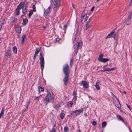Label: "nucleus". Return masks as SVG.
<instances>
[{
	"instance_id": "1",
	"label": "nucleus",
	"mask_w": 132,
	"mask_h": 132,
	"mask_svg": "<svg viewBox=\"0 0 132 132\" xmlns=\"http://www.w3.org/2000/svg\"><path fill=\"white\" fill-rule=\"evenodd\" d=\"M87 13L84 11H83L82 12L81 20L82 23L86 21L89 18L88 16H87Z\"/></svg>"
},
{
	"instance_id": "2",
	"label": "nucleus",
	"mask_w": 132,
	"mask_h": 132,
	"mask_svg": "<svg viewBox=\"0 0 132 132\" xmlns=\"http://www.w3.org/2000/svg\"><path fill=\"white\" fill-rule=\"evenodd\" d=\"M53 97L52 95L51 94H48L47 96L45 97L44 100V101L46 103V104H47L48 102L51 101L53 98Z\"/></svg>"
},
{
	"instance_id": "3",
	"label": "nucleus",
	"mask_w": 132,
	"mask_h": 132,
	"mask_svg": "<svg viewBox=\"0 0 132 132\" xmlns=\"http://www.w3.org/2000/svg\"><path fill=\"white\" fill-rule=\"evenodd\" d=\"M24 3H21L18 5L17 8L16 9L15 11L16 12V14L17 15H19L20 14V10L22 9V7H23L24 6Z\"/></svg>"
},
{
	"instance_id": "4",
	"label": "nucleus",
	"mask_w": 132,
	"mask_h": 132,
	"mask_svg": "<svg viewBox=\"0 0 132 132\" xmlns=\"http://www.w3.org/2000/svg\"><path fill=\"white\" fill-rule=\"evenodd\" d=\"M103 54L100 55L98 59V60L99 61L102 62H106L109 60V59L103 58Z\"/></svg>"
},
{
	"instance_id": "5",
	"label": "nucleus",
	"mask_w": 132,
	"mask_h": 132,
	"mask_svg": "<svg viewBox=\"0 0 132 132\" xmlns=\"http://www.w3.org/2000/svg\"><path fill=\"white\" fill-rule=\"evenodd\" d=\"M60 3V0H54L52 5V7L54 8L59 7Z\"/></svg>"
},
{
	"instance_id": "6",
	"label": "nucleus",
	"mask_w": 132,
	"mask_h": 132,
	"mask_svg": "<svg viewBox=\"0 0 132 132\" xmlns=\"http://www.w3.org/2000/svg\"><path fill=\"white\" fill-rule=\"evenodd\" d=\"M82 111V109L75 110L72 112V114L73 115L74 117H75L79 114Z\"/></svg>"
},
{
	"instance_id": "7",
	"label": "nucleus",
	"mask_w": 132,
	"mask_h": 132,
	"mask_svg": "<svg viewBox=\"0 0 132 132\" xmlns=\"http://www.w3.org/2000/svg\"><path fill=\"white\" fill-rule=\"evenodd\" d=\"M63 72L65 75H68L70 73V69L69 67H65L63 68Z\"/></svg>"
},
{
	"instance_id": "8",
	"label": "nucleus",
	"mask_w": 132,
	"mask_h": 132,
	"mask_svg": "<svg viewBox=\"0 0 132 132\" xmlns=\"http://www.w3.org/2000/svg\"><path fill=\"white\" fill-rule=\"evenodd\" d=\"M116 33L114 31H112L106 37V38H109L110 37L114 38L116 37Z\"/></svg>"
},
{
	"instance_id": "9",
	"label": "nucleus",
	"mask_w": 132,
	"mask_h": 132,
	"mask_svg": "<svg viewBox=\"0 0 132 132\" xmlns=\"http://www.w3.org/2000/svg\"><path fill=\"white\" fill-rule=\"evenodd\" d=\"M40 64L41 66H44V57H42V53L40 55Z\"/></svg>"
},
{
	"instance_id": "10",
	"label": "nucleus",
	"mask_w": 132,
	"mask_h": 132,
	"mask_svg": "<svg viewBox=\"0 0 132 132\" xmlns=\"http://www.w3.org/2000/svg\"><path fill=\"white\" fill-rule=\"evenodd\" d=\"M76 45H77V48L76 50L77 51L75 53L76 54L78 51V48L82 46V42L80 40L79 42H77V43Z\"/></svg>"
},
{
	"instance_id": "11",
	"label": "nucleus",
	"mask_w": 132,
	"mask_h": 132,
	"mask_svg": "<svg viewBox=\"0 0 132 132\" xmlns=\"http://www.w3.org/2000/svg\"><path fill=\"white\" fill-rule=\"evenodd\" d=\"M69 75H65L64 78L63 79V81L65 85L67 84L68 81Z\"/></svg>"
},
{
	"instance_id": "12",
	"label": "nucleus",
	"mask_w": 132,
	"mask_h": 132,
	"mask_svg": "<svg viewBox=\"0 0 132 132\" xmlns=\"http://www.w3.org/2000/svg\"><path fill=\"white\" fill-rule=\"evenodd\" d=\"M81 84L83 85V87L85 88H87L88 87V85L87 82L85 81H82Z\"/></svg>"
},
{
	"instance_id": "13",
	"label": "nucleus",
	"mask_w": 132,
	"mask_h": 132,
	"mask_svg": "<svg viewBox=\"0 0 132 132\" xmlns=\"http://www.w3.org/2000/svg\"><path fill=\"white\" fill-rule=\"evenodd\" d=\"M26 6L24 8H23L22 9V13L21 15L22 16H24L26 13L27 12V9L26 8Z\"/></svg>"
},
{
	"instance_id": "14",
	"label": "nucleus",
	"mask_w": 132,
	"mask_h": 132,
	"mask_svg": "<svg viewBox=\"0 0 132 132\" xmlns=\"http://www.w3.org/2000/svg\"><path fill=\"white\" fill-rule=\"evenodd\" d=\"M99 84L100 83L99 81L97 80L96 82V84H95V87L97 90H99L100 89V87L99 86Z\"/></svg>"
},
{
	"instance_id": "15",
	"label": "nucleus",
	"mask_w": 132,
	"mask_h": 132,
	"mask_svg": "<svg viewBox=\"0 0 132 132\" xmlns=\"http://www.w3.org/2000/svg\"><path fill=\"white\" fill-rule=\"evenodd\" d=\"M116 68H107L103 70H102V71H109L112 70H115Z\"/></svg>"
},
{
	"instance_id": "16",
	"label": "nucleus",
	"mask_w": 132,
	"mask_h": 132,
	"mask_svg": "<svg viewBox=\"0 0 132 132\" xmlns=\"http://www.w3.org/2000/svg\"><path fill=\"white\" fill-rule=\"evenodd\" d=\"M117 102L116 103H115V105L118 108H120L121 107V105L119 102L118 99H117Z\"/></svg>"
},
{
	"instance_id": "17",
	"label": "nucleus",
	"mask_w": 132,
	"mask_h": 132,
	"mask_svg": "<svg viewBox=\"0 0 132 132\" xmlns=\"http://www.w3.org/2000/svg\"><path fill=\"white\" fill-rule=\"evenodd\" d=\"M51 8V7L50 6L49 7L48 9L47 10H46L44 12V14L46 16L47 15L50 9Z\"/></svg>"
},
{
	"instance_id": "18",
	"label": "nucleus",
	"mask_w": 132,
	"mask_h": 132,
	"mask_svg": "<svg viewBox=\"0 0 132 132\" xmlns=\"http://www.w3.org/2000/svg\"><path fill=\"white\" fill-rule=\"evenodd\" d=\"M40 51V50L39 49V50H38V48H37L36 50V51H35V54H34V59H35V58H36L37 54Z\"/></svg>"
},
{
	"instance_id": "19",
	"label": "nucleus",
	"mask_w": 132,
	"mask_h": 132,
	"mask_svg": "<svg viewBox=\"0 0 132 132\" xmlns=\"http://www.w3.org/2000/svg\"><path fill=\"white\" fill-rule=\"evenodd\" d=\"M15 30L18 33H20L21 32V29L20 27H17L16 28Z\"/></svg>"
},
{
	"instance_id": "20",
	"label": "nucleus",
	"mask_w": 132,
	"mask_h": 132,
	"mask_svg": "<svg viewBox=\"0 0 132 132\" xmlns=\"http://www.w3.org/2000/svg\"><path fill=\"white\" fill-rule=\"evenodd\" d=\"M90 21V18H89L88 21L86 25V30H87L88 28L89 27L90 24H89V22Z\"/></svg>"
},
{
	"instance_id": "21",
	"label": "nucleus",
	"mask_w": 132,
	"mask_h": 132,
	"mask_svg": "<svg viewBox=\"0 0 132 132\" xmlns=\"http://www.w3.org/2000/svg\"><path fill=\"white\" fill-rule=\"evenodd\" d=\"M5 56L8 57L11 55V52L10 51L7 52L5 54Z\"/></svg>"
},
{
	"instance_id": "22",
	"label": "nucleus",
	"mask_w": 132,
	"mask_h": 132,
	"mask_svg": "<svg viewBox=\"0 0 132 132\" xmlns=\"http://www.w3.org/2000/svg\"><path fill=\"white\" fill-rule=\"evenodd\" d=\"M26 38V35H24L22 36L21 43L23 44L24 42V39Z\"/></svg>"
},
{
	"instance_id": "23",
	"label": "nucleus",
	"mask_w": 132,
	"mask_h": 132,
	"mask_svg": "<svg viewBox=\"0 0 132 132\" xmlns=\"http://www.w3.org/2000/svg\"><path fill=\"white\" fill-rule=\"evenodd\" d=\"M28 19H25L23 20V24L24 25H25L28 22Z\"/></svg>"
},
{
	"instance_id": "24",
	"label": "nucleus",
	"mask_w": 132,
	"mask_h": 132,
	"mask_svg": "<svg viewBox=\"0 0 132 132\" xmlns=\"http://www.w3.org/2000/svg\"><path fill=\"white\" fill-rule=\"evenodd\" d=\"M13 52L16 54L17 52V48L15 46L13 47Z\"/></svg>"
},
{
	"instance_id": "25",
	"label": "nucleus",
	"mask_w": 132,
	"mask_h": 132,
	"mask_svg": "<svg viewBox=\"0 0 132 132\" xmlns=\"http://www.w3.org/2000/svg\"><path fill=\"white\" fill-rule=\"evenodd\" d=\"M117 118L119 120H121L123 122H124V120L119 115H117Z\"/></svg>"
},
{
	"instance_id": "26",
	"label": "nucleus",
	"mask_w": 132,
	"mask_h": 132,
	"mask_svg": "<svg viewBox=\"0 0 132 132\" xmlns=\"http://www.w3.org/2000/svg\"><path fill=\"white\" fill-rule=\"evenodd\" d=\"M38 89L39 92H43L44 91V89L40 86L38 87Z\"/></svg>"
},
{
	"instance_id": "27",
	"label": "nucleus",
	"mask_w": 132,
	"mask_h": 132,
	"mask_svg": "<svg viewBox=\"0 0 132 132\" xmlns=\"http://www.w3.org/2000/svg\"><path fill=\"white\" fill-rule=\"evenodd\" d=\"M132 17V12H130L129 13L128 18L127 19H130Z\"/></svg>"
},
{
	"instance_id": "28",
	"label": "nucleus",
	"mask_w": 132,
	"mask_h": 132,
	"mask_svg": "<svg viewBox=\"0 0 132 132\" xmlns=\"http://www.w3.org/2000/svg\"><path fill=\"white\" fill-rule=\"evenodd\" d=\"M130 19H127V21L126 22V24L127 25H128L130 24Z\"/></svg>"
},
{
	"instance_id": "29",
	"label": "nucleus",
	"mask_w": 132,
	"mask_h": 132,
	"mask_svg": "<svg viewBox=\"0 0 132 132\" xmlns=\"http://www.w3.org/2000/svg\"><path fill=\"white\" fill-rule=\"evenodd\" d=\"M33 11L32 10H30L29 12V14L28 16L29 18H30L31 15L33 14Z\"/></svg>"
},
{
	"instance_id": "30",
	"label": "nucleus",
	"mask_w": 132,
	"mask_h": 132,
	"mask_svg": "<svg viewBox=\"0 0 132 132\" xmlns=\"http://www.w3.org/2000/svg\"><path fill=\"white\" fill-rule=\"evenodd\" d=\"M69 129L68 127H64V132H67L68 131Z\"/></svg>"
},
{
	"instance_id": "31",
	"label": "nucleus",
	"mask_w": 132,
	"mask_h": 132,
	"mask_svg": "<svg viewBox=\"0 0 132 132\" xmlns=\"http://www.w3.org/2000/svg\"><path fill=\"white\" fill-rule=\"evenodd\" d=\"M4 108H3L0 114V115L1 116H3L4 115Z\"/></svg>"
},
{
	"instance_id": "32",
	"label": "nucleus",
	"mask_w": 132,
	"mask_h": 132,
	"mask_svg": "<svg viewBox=\"0 0 132 132\" xmlns=\"http://www.w3.org/2000/svg\"><path fill=\"white\" fill-rule=\"evenodd\" d=\"M106 125V122H102V127H105Z\"/></svg>"
},
{
	"instance_id": "33",
	"label": "nucleus",
	"mask_w": 132,
	"mask_h": 132,
	"mask_svg": "<svg viewBox=\"0 0 132 132\" xmlns=\"http://www.w3.org/2000/svg\"><path fill=\"white\" fill-rule=\"evenodd\" d=\"M65 114L63 113H61L60 114V117L62 119H63L65 116Z\"/></svg>"
},
{
	"instance_id": "34",
	"label": "nucleus",
	"mask_w": 132,
	"mask_h": 132,
	"mask_svg": "<svg viewBox=\"0 0 132 132\" xmlns=\"http://www.w3.org/2000/svg\"><path fill=\"white\" fill-rule=\"evenodd\" d=\"M73 103L71 102H70L68 103V105L69 107H71L72 106Z\"/></svg>"
},
{
	"instance_id": "35",
	"label": "nucleus",
	"mask_w": 132,
	"mask_h": 132,
	"mask_svg": "<svg viewBox=\"0 0 132 132\" xmlns=\"http://www.w3.org/2000/svg\"><path fill=\"white\" fill-rule=\"evenodd\" d=\"M32 8H33V9L32 10L34 12H35L36 11V9L35 6V5H33L32 6Z\"/></svg>"
},
{
	"instance_id": "36",
	"label": "nucleus",
	"mask_w": 132,
	"mask_h": 132,
	"mask_svg": "<svg viewBox=\"0 0 132 132\" xmlns=\"http://www.w3.org/2000/svg\"><path fill=\"white\" fill-rule=\"evenodd\" d=\"M112 95V97L113 98H116L117 100L118 99L112 93H111Z\"/></svg>"
},
{
	"instance_id": "37",
	"label": "nucleus",
	"mask_w": 132,
	"mask_h": 132,
	"mask_svg": "<svg viewBox=\"0 0 132 132\" xmlns=\"http://www.w3.org/2000/svg\"><path fill=\"white\" fill-rule=\"evenodd\" d=\"M73 95L74 96V98H76V93L75 92H74L73 93Z\"/></svg>"
},
{
	"instance_id": "38",
	"label": "nucleus",
	"mask_w": 132,
	"mask_h": 132,
	"mask_svg": "<svg viewBox=\"0 0 132 132\" xmlns=\"http://www.w3.org/2000/svg\"><path fill=\"white\" fill-rule=\"evenodd\" d=\"M3 23L2 22H0V30H1L2 25H3Z\"/></svg>"
},
{
	"instance_id": "39",
	"label": "nucleus",
	"mask_w": 132,
	"mask_h": 132,
	"mask_svg": "<svg viewBox=\"0 0 132 132\" xmlns=\"http://www.w3.org/2000/svg\"><path fill=\"white\" fill-rule=\"evenodd\" d=\"M56 130L55 128H53L50 132H55Z\"/></svg>"
},
{
	"instance_id": "40",
	"label": "nucleus",
	"mask_w": 132,
	"mask_h": 132,
	"mask_svg": "<svg viewBox=\"0 0 132 132\" xmlns=\"http://www.w3.org/2000/svg\"><path fill=\"white\" fill-rule=\"evenodd\" d=\"M96 122L95 121H93V122H92V124L94 125H96Z\"/></svg>"
},
{
	"instance_id": "41",
	"label": "nucleus",
	"mask_w": 132,
	"mask_h": 132,
	"mask_svg": "<svg viewBox=\"0 0 132 132\" xmlns=\"http://www.w3.org/2000/svg\"><path fill=\"white\" fill-rule=\"evenodd\" d=\"M126 105H127L128 108L130 110H131V108L130 107V106L129 105H128V104H126Z\"/></svg>"
},
{
	"instance_id": "42",
	"label": "nucleus",
	"mask_w": 132,
	"mask_h": 132,
	"mask_svg": "<svg viewBox=\"0 0 132 132\" xmlns=\"http://www.w3.org/2000/svg\"><path fill=\"white\" fill-rule=\"evenodd\" d=\"M94 6H93L92 7V8L91 9V11L92 12L94 10Z\"/></svg>"
},
{
	"instance_id": "43",
	"label": "nucleus",
	"mask_w": 132,
	"mask_h": 132,
	"mask_svg": "<svg viewBox=\"0 0 132 132\" xmlns=\"http://www.w3.org/2000/svg\"><path fill=\"white\" fill-rule=\"evenodd\" d=\"M60 40V39L59 38H57L56 39V42H57V41H59V40Z\"/></svg>"
},
{
	"instance_id": "44",
	"label": "nucleus",
	"mask_w": 132,
	"mask_h": 132,
	"mask_svg": "<svg viewBox=\"0 0 132 132\" xmlns=\"http://www.w3.org/2000/svg\"><path fill=\"white\" fill-rule=\"evenodd\" d=\"M67 26L66 25H65L64 26V29L65 30H66V28H67Z\"/></svg>"
},
{
	"instance_id": "45",
	"label": "nucleus",
	"mask_w": 132,
	"mask_h": 132,
	"mask_svg": "<svg viewBox=\"0 0 132 132\" xmlns=\"http://www.w3.org/2000/svg\"><path fill=\"white\" fill-rule=\"evenodd\" d=\"M72 6L73 7V8L75 9V5L73 4H72Z\"/></svg>"
},
{
	"instance_id": "46",
	"label": "nucleus",
	"mask_w": 132,
	"mask_h": 132,
	"mask_svg": "<svg viewBox=\"0 0 132 132\" xmlns=\"http://www.w3.org/2000/svg\"><path fill=\"white\" fill-rule=\"evenodd\" d=\"M130 4L131 5L132 4V0H131L130 2Z\"/></svg>"
},
{
	"instance_id": "47",
	"label": "nucleus",
	"mask_w": 132,
	"mask_h": 132,
	"mask_svg": "<svg viewBox=\"0 0 132 132\" xmlns=\"http://www.w3.org/2000/svg\"><path fill=\"white\" fill-rule=\"evenodd\" d=\"M39 98V97H37L35 98L36 99H38Z\"/></svg>"
},
{
	"instance_id": "48",
	"label": "nucleus",
	"mask_w": 132,
	"mask_h": 132,
	"mask_svg": "<svg viewBox=\"0 0 132 132\" xmlns=\"http://www.w3.org/2000/svg\"><path fill=\"white\" fill-rule=\"evenodd\" d=\"M30 103V102H28V105ZM27 109H28V106H27Z\"/></svg>"
},
{
	"instance_id": "49",
	"label": "nucleus",
	"mask_w": 132,
	"mask_h": 132,
	"mask_svg": "<svg viewBox=\"0 0 132 132\" xmlns=\"http://www.w3.org/2000/svg\"><path fill=\"white\" fill-rule=\"evenodd\" d=\"M44 67H42V70H43V69H44Z\"/></svg>"
},
{
	"instance_id": "50",
	"label": "nucleus",
	"mask_w": 132,
	"mask_h": 132,
	"mask_svg": "<svg viewBox=\"0 0 132 132\" xmlns=\"http://www.w3.org/2000/svg\"><path fill=\"white\" fill-rule=\"evenodd\" d=\"M123 93H124L125 94H126V92L125 91H124L123 92Z\"/></svg>"
},
{
	"instance_id": "51",
	"label": "nucleus",
	"mask_w": 132,
	"mask_h": 132,
	"mask_svg": "<svg viewBox=\"0 0 132 132\" xmlns=\"http://www.w3.org/2000/svg\"><path fill=\"white\" fill-rule=\"evenodd\" d=\"M2 42V40L0 38V43H1Z\"/></svg>"
},
{
	"instance_id": "52",
	"label": "nucleus",
	"mask_w": 132,
	"mask_h": 132,
	"mask_svg": "<svg viewBox=\"0 0 132 132\" xmlns=\"http://www.w3.org/2000/svg\"><path fill=\"white\" fill-rule=\"evenodd\" d=\"M100 0H96V2H98Z\"/></svg>"
},
{
	"instance_id": "53",
	"label": "nucleus",
	"mask_w": 132,
	"mask_h": 132,
	"mask_svg": "<svg viewBox=\"0 0 132 132\" xmlns=\"http://www.w3.org/2000/svg\"><path fill=\"white\" fill-rule=\"evenodd\" d=\"M1 116V115H0V119L1 118V116Z\"/></svg>"
},
{
	"instance_id": "54",
	"label": "nucleus",
	"mask_w": 132,
	"mask_h": 132,
	"mask_svg": "<svg viewBox=\"0 0 132 132\" xmlns=\"http://www.w3.org/2000/svg\"><path fill=\"white\" fill-rule=\"evenodd\" d=\"M44 29H45V27L44 26Z\"/></svg>"
},
{
	"instance_id": "55",
	"label": "nucleus",
	"mask_w": 132,
	"mask_h": 132,
	"mask_svg": "<svg viewBox=\"0 0 132 132\" xmlns=\"http://www.w3.org/2000/svg\"><path fill=\"white\" fill-rule=\"evenodd\" d=\"M79 132H82L81 131H80V130H79Z\"/></svg>"
}]
</instances>
